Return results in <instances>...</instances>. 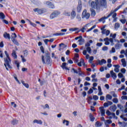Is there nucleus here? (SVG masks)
I'll return each mask as SVG.
<instances>
[{"label": "nucleus", "mask_w": 127, "mask_h": 127, "mask_svg": "<svg viewBox=\"0 0 127 127\" xmlns=\"http://www.w3.org/2000/svg\"><path fill=\"white\" fill-rule=\"evenodd\" d=\"M111 108L112 112H116V110H117V106L116 105H113Z\"/></svg>", "instance_id": "35"}, {"label": "nucleus", "mask_w": 127, "mask_h": 127, "mask_svg": "<svg viewBox=\"0 0 127 127\" xmlns=\"http://www.w3.org/2000/svg\"><path fill=\"white\" fill-rule=\"evenodd\" d=\"M3 36L4 38H5L6 39H10V35H9V34H8L7 33H4L3 34Z\"/></svg>", "instance_id": "26"}, {"label": "nucleus", "mask_w": 127, "mask_h": 127, "mask_svg": "<svg viewBox=\"0 0 127 127\" xmlns=\"http://www.w3.org/2000/svg\"><path fill=\"white\" fill-rule=\"evenodd\" d=\"M33 124H37L38 125H42L43 122L41 120H37L36 119L33 121Z\"/></svg>", "instance_id": "20"}, {"label": "nucleus", "mask_w": 127, "mask_h": 127, "mask_svg": "<svg viewBox=\"0 0 127 127\" xmlns=\"http://www.w3.org/2000/svg\"><path fill=\"white\" fill-rule=\"evenodd\" d=\"M70 123V122L68 120H64L63 121V124L64 126H66V127H68L69 126V124Z\"/></svg>", "instance_id": "21"}, {"label": "nucleus", "mask_w": 127, "mask_h": 127, "mask_svg": "<svg viewBox=\"0 0 127 127\" xmlns=\"http://www.w3.org/2000/svg\"><path fill=\"white\" fill-rule=\"evenodd\" d=\"M91 100H93V98H92V97H91V96H88V99H87V101H88V102L89 104H90V101Z\"/></svg>", "instance_id": "55"}, {"label": "nucleus", "mask_w": 127, "mask_h": 127, "mask_svg": "<svg viewBox=\"0 0 127 127\" xmlns=\"http://www.w3.org/2000/svg\"><path fill=\"white\" fill-rule=\"evenodd\" d=\"M104 41L105 42L104 44L105 45H110V43H111V45L113 46L114 45V39L113 38H106L104 39Z\"/></svg>", "instance_id": "6"}, {"label": "nucleus", "mask_w": 127, "mask_h": 127, "mask_svg": "<svg viewBox=\"0 0 127 127\" xmlns=\"http://www.w3.org/2000/svg\"><path fill=\"white\" fill-rule=\"evenodd\" d=\"M78 65L79 66V67L82 66V65H83L84 67H86V64H85L84 59H81L80 62L78 63Z\"/></svg>", "instance_id": "13"}, {"label": "nucleus", "mask_w": 127, "mask_h": 127, "mask_svg": "<svg viewBox=\"0 0 127 127\" xmlns=\"http://www.w3.org/2000/svg\"><path fill=\"white\" fill-rule=\"evenodd\" d=\"M79 28H72L69 29V31H76V30H78Z\"/></svg>", "instance_id": "43"}, {"label": "nucleus", "mask_w": 127, "mask_h": 127, "mask_svg": "<svg viewBox=\"0 0 127 127\" xmlns=\"http://www.w3.org/2000/svg\"><path fill=\"white\" fill-rule=\"evenodd\" d=\"M99 111L101 113V116L102 117H104L105 114V109H104V107H100L99 108Z\"/></svg>", "instance_id": "14"}, {"label": "nucleus", "mask_w": 127, "mask_h": 127, "mask_svg": "<svg viewBox=\"0 0 127 127\" xmlns=\"http://www.w3.org/2000/svg\"><path fill=\"white\" fill-rule=\"evenodd\" d=\"M90 23L85 24L84 26H83V27L81 29H80L79 31H81L82 33H84V32H85V31L86 30L88 27H90Z\"/></svg>", "instance_id": "11"}, {"label": "nucleus", "mask_w": 127, "mask_h": 127, "mask_svg": "<svg viewBox=\"0 0 127 127\" xmlns=\"http://www.w3.org/2000/svg\"><path fill=\"white\" fill-rule=\"evenodd\" d=\"M112 98H113V97L111 95H110V94H107L106 95V100H112Z\"/></svg>", "instance_id": "32"}, {"label": "nucleus", "mask_w": 127, "mask_h": 127, "mask_svg": "<svg viewBox=\"0 0 127 127\" xmlns=\"http://www.w3.org/2000/svg\"><path fill=\"white\" fill-rule=\"evenodd\" d=\"M11 106H12L13 107V108L16 107V105L15 104V103L14 102H11Z\"/></svg>", "instance_id": "63"}, {"label": "nucleus", "mask_w": 127, "mask_h": 127, "mask_svg": "<svg viewBox=\"0 0 127 127\" xmlns=\"http://www.w3.org/2000/svg\"><path fill=\"white\" fill-rule=\"evenodd\" d=\"M102 34H105L106 36H109L110 35V33H111V31L109 30H106L104 28L101 29Z\"/></svg>", "instance_id": "12"}, {"label": "nucleus", "mask_w": 127, "mask_h": 127, "mask_svg": "<svg viewBox=\"0 0 127 127\" xmlns=\"http://www.w3.org/2000/svg\"><path fill=\"white\" fill-rule=\"evenodd\" d=\"M59 15H60V11L55 10L51 14L50 18V19H54V18H56Z\"/></svg>", "instance_id": "7"}, {"label": "nucleus", "mask_w": 127, "mask_h": 127, "mask_svg": "<svg viewBox=\"0 0 127 127\" xmlns=\"http://www.w3.org/2000/svg\"><path fill=\"white\" fill-rule=\"evenodd\" d=\"M116 52V49L115 48L113 47L112 48V50L110 51V53H115Z\"/></svg>", "instance_id": "49"}, {"label": "nucleus", "mask_w": 127, "mask_h": 127, "mask_svg": "<svg viewBox=\"0 0 127 127\" xmlns=\"http://www.w3.org/2000/svg\"><path fill=\"white\" fill-rule=\"evenodd\" d=\"M15 64L16 65L18 69H19V62L18 61H15Z\"/></svg>", "instance_id": "42"}, {"label": "nucleus", "mask_w": 127, "mask_h": 127, "mask_svg": "<svg viewBox=\"0 0 127 127\" xmlns=\"http://www.w3.org/2000/svg\"><path fill=\"white\" fill-rule=\"evenodd\" d=\"M18 123V121L16 120H13L11 122V125H13V126H14L15 125H17V124Z\"/></svg>", "instance_id": "33"}, {"label": "nucleus", "mask_w": 127, "mask_h": 127, "mask_svg": "<svg viewBox=\"0 0 127 127\" xmlns=\"http://www.w3.org/2000/svg\"><path fill=\"white\" fill-rule=\"evenodd\" d=\"M93 92V89L92 88H90L88 92V94H92Z\"/></svg>", "instance_id": "62"}, {"label": "nucleus", "mask_w": 127, "mask_h": 127, "mask_svg": "<svg viewBox=\"0 0 127 127\" xmlns=\"http://www.w3.org/2000/svg\"><path fill=\"white\" fill-rule=\"evenodd\" d=\"M96 28V25H93L91 28L90 29H88L87 31H86V32H90V31H91V30H93V29Z\"/></svg>", "instance_id": "37"}, {"label": "nucleus", "mask_w": 127, "mask_h": 127, "mask_svg": "<svg viewBox=\"0 0 127 127\" xmlns=\"http://www.w3.org/2000/svg\"><path fill=\"white\" fill-rule=\"evenodd\" d=\"M113 102L115 104H118V103H119V100L117 98H114L113 99Z\"/></svg>", "instance_id": "48"}, {"label": "nucleus", "mask_w": 127, "mask_h": 127, "mask_svg": "<svg viewBox=\"0 0 127 127\" xmlns=\"http://www.w3.org/2000/svg\"><path fill=\"white\" fill-rule=\"evenodd\" d=\"M12 35H14V36H11V40L12 41H13V40H15V38H16V37H17V36H16V34H15V33H14L13 34H12Z\"/></svg>", "instance_id": "30"}, {"label": "nucleus", "mask_w": 127, "mask_h": 127, "mask_svg": "<svg viewBox=\"0 0 127 127\" xmlns=\"http://www.w3.org/2000/svg\"><path fill=\"white\" fill-rule=\"evenodd\" d=\"M119 27H120V23H116L115 24V29H118V28H119Z\"/></svg>", "instance_id": "46"}, {"label": "nucleus", "mask_w": 127, "mask_h": 127, "mask_svg": "<svg viewBox=\"0 0 127 127\" xmlns=\"http://www.w3.org/2000/svg\"><path fill=\"white\" fill-rule=\"evenodd\" d=\"M118 77L119 78H123V77H124V75L122 73H119L118 74Z\"/></svg>", "instance_id": "61"}, {"label": "nucleus", "mask_w": 127, "mask_h": 127, "mask_svg": "<svg viewBox=\"0 0 127 127\" xmlns=\"http://www.w3.org/2000/svg\"><path fill=\"white\" fill-rule=\"evenodd\" d=\"M120 21H121V22H122V23H123V24H125V23H126V22H127V20H126V19H121Z\"/></svg>", "instance_id": "59"}, {"label": "nucleus", "mask_w": 127, "mask_h": 127, "mask_svg": "<svg viewBox=\"0 0 127 127\" xmlns=\"http://www.w3.org/2000/svg\"><path fill=\"white\" fill-rule=\"evenodd\" d=\"M21 58L22 59V62H23V63H24V62H26V59H25V58H24V57H23L22 55L21 56Z\"/></svg>", "instance_id": "45"}, {"label": "nucleus", "mask_w": 127, "mask_h": 127, "mask_svg": "<svg viewBox=\"0 0 127 127\" xmlns=\"http://www.w3.org/2000/svg\"><path fill=\"white\" fill-rule=\"evenodd\" d=\"M5 55L6 57V58L4 59V65L7 71H8V69H11V65H10V64L11 63V60H10V58H9V55L7 53L6 51H4Z\"/></svg>", "instance_id": "2"}, {"label": "nucleus", "mask_w": 127, "mask_h": 127, "mask_svg": "<svg viewBox=\"0 0 127 127\" xmlns=\"http://www.w3.org/2000/svg\"><path fill=\"white\" fill-rule=\"evenodd\" d=\"M102 125L103 124H102V123L99 122H97L95 123V127H102Z\"/></svg>", "instance_id": "29"}, {"label": "nucleus", "mask_w": 127, "mask_h": 127, "mask_svg": "<svg viewBox=\"0 0 127 127\" xmlns=\"http://www.w3.org/2000/svg\"><path fill=\"white\" fill-rule=\"evenodd\" d=\"M120 118L121 119H122V120H123L124 121H125V122H127V118H125V117L124 116V115H121Z\"/></svg>", "instance_id": "47"}, {"label": "nucleus", "mask_w": 127, "mask_h": 127, "mask_svg": "<svg viewBox=\"0 0 127 127\" xmlns=\"http://www.w3.org/2000/svg\"><path fill=\"white\" fill-rule=\"evenodd\" d=\"M94 60V57H90L89 58V63H92V62Z\"/></svg>", "instance_id": "53"}, {"label": "nucleus", "mask_w": 127, "mask_h": 127, "mask_svg": "<svg viewBox=\"0 0 127 127\" xmlns=\"http://www.w3.org/2000/svg\"><path fill=\"white\" fill-rule=\"evenodd\" d=\"M90 11L91 12V16H95V15H96V11H95V10L91 8Z\"/></svg>", "instance_id": "28"}, {"label": "nucleus", "mask_w": 127, "mask_h": 127, "mask_svg": "<svg viewBox=\"0 0 127 127\" xmlns=\"http://www.w3.org/2000/svg\"><path fill=\"white\" fill-rule=\"evenodd\" d=\"M117 36V34H111L110 35V37H112V38H116V37Z\"/></svg>", "instance_id": "51"}, {"label": "nucleus", "mask_w": 127, "mask_h": 127, "mask_svg": "<svg viewBox=\"0 0 127 127\" xmlns=\"http://www.w3.org/2000/svg\"><path fill=\"white\" fill-rule=\"evenodd\" d=\"M122 73H123V74H125L126 73V69L125 68H122L121 70Z\"/></svg>", "instance_id": "64"}, {"label": "nucleus", "mask_w": 127, "mask_h": 127, "mask_svg": "<svg viewBox=\"0 0 127 127\" xmlns=\"http://www.w3.org/2000/svg\"><path fill=\"white\" fill-rule=\"evenodd\" d=\"M89 118L91 122H94V121H95V118H94V116H93V115H92V114H90L89 115Z\"/></svg>", "instance_id": "36"}, {"label": "nucleus", "mask_w": 127, "mask_h": 127, "mask_svg": "<svg viewBox=\"0 0 127 127\" xmlns=\"http://www.w3.org/2000/svg\"><path fill=\"white\" fill-rule=\"evenodd\" d=\"M81 68H78V71H77V70H75L74 68H72L71 71L72 72L75 73V74H80L81 70Z\"/></svg>", "instance_id": "22"}, {"label": "nucleus", "mask_w": 127, "mask_h": 127, "mask_svg": "<svg viewBox=\"0 0 127 127\" xmlns=\"http://www.w3.org/2000/svg\"><path fill=\"white\" fill-rule=\"evenodd\" d=\"M76 18L77 19L78 21H81V20L82 19L80 15H77Z\"/></svg>", "instance_id": "50"}, {"label": "nucleus", "mask_w": 127, "mask_h": 127, "mask_svg": "<svg viewBox=\"0 0 127 127\" xmlns=\"http://www.w3.org/2000/svg\"><path fill=\"white\" fill-rule=\"evenodd\" d=\"M81 10H82V4L81 3V1H80L77 6V12H81Z\"/></svg>", "instance_id": "17"}, {"label": "nucleus", "mask_w": 127, "mask_h": 127, "mask_svg": "<svg viewBox=\"0 0 127 127\" xmlns=\"http://www.w3.org/2000/svg\"><path fill=\"white\" fill-rule=\"evenodd\" d=\"M5 17V16L4 15V14L2 12L0 13V19H4Z\"/></svg>", "instance_id": "34"}, {"label": "nucleus", "mask_w": 127, "mask_h": 127, "mask_svg": "<svg viewBox=\"0 0 127 127\" xmlns=\"http://www.w3.org/2000/svg\"><path fill=\"white\" fill-rule=\"evenodd\" d=\"M42 61L43 64H47L49 65L51 64V61H50V57H49V53H46V57L44 56H42Z\"/></svg>", "instance_id": "5"}, {"label": "nucleus", "mask_w": 127, "mask_h": 127, "mask_svg": "<svg viewBox=\"0 0 127 127\" xmlns=\"http://www.w3.org/2000/svg\"><path fill=\"white\" fill-rule=\"evenodd\" d=\"M121 7H122V5L119 6V7H118L117 8H116L115 10H112L110 13V14H109L108 16L107 17H110V16H112L113 18H114L113 21L116 22L117 21V19H118V18H117V13H116V11H118V10H119V9H120V8H121Z\"/></svg>", "instance_id": "3"}, {"label": "nucleus", "mask_w": 127, "mask_h": 127, "mask_svg": "<svg viewBox=\"0 0 127 127\" xmlns=\"http://www.w3.org/2000/svg\"><path fill=\"white\" fill-rule=\"evenodd\" d=\"M30 24L32 25V26H33V27H35L36 26V24L34 23L31 22V21H29Z\"/></svg>", "instance_id": "58"}, {"label": "nucleus", "mask_w": 127, "mask_h": 127, "mask_svg": "<svg viewBox=\"0 0 127 127\" xmlns=\"http://www.w3.org/2000/svg\"><path fill=\"white\" fill-rule=\"evenodd\" d=\"M24 56H27V55H28V51L27 50L24 51Z\"/></svg>", "instance_id": "60"}, {"label": "nucleus", "mask_w": 127, "mask_h": 127, "mask_svg": "<svg viewBox=\"0 0 127 127\" xmlns=\"http://www.w3.org/2000/svg\"><path fill=\"white\" fill-rule=\"evenodd\" d=\"M88 4L92 8L100 9L101 6H106L107 5V1L106 0H95V2L90 0L88 1Z\"/></svg>", "instance_id": "1"}, {"label": "nucleus", "mask_w": 127, "mask_h": 127, "mask_svg": "<svg viewBox=\"0 0 127 127\" xmlns=\"http://www.w3.org/2000/svg\"><path fill=\"white\" fill-rule=\"evenodd\" d=\"M122 34L125 39H127V33H126V32H123Z\"/></svg>", "instance_id": "44"}, {"label": "nucleus", "mask_w": 127, "mask_h": 127, "mask_svg": "<svg viewBox=\"0 0 127 127\" xmlns=\"http://www.w3.org/2000/svg\"><path fill=\"white\" fill-rule=\"evenodd\" d=\"M108 49V48L107 46H104L102 48V50L103 51H107Z\"/></svg>", "instance_id": "54"}, {"label": "nucleus", "mask_w": 127, "mask_h": 127, "mask_svg": "<svg viewBox=\"0 0 127 127\" xmlns=\"http://www.w3.org/2000/svg\"><path fill=\"white\" fill-rule=\"evenodd\" d=\"M83 54L85 56L86 59H89L90 58V55L87 54V51L84 50L83 51Z\"/></svg>", "instance_id": "25"}, {"label": "nucleus", "mask_w": 127, "mask_h": 127, "mask_svg": "<svg viewBox=\"0 0 127 127\" xmlns=\"http://www.w3.org/2000/svg\"><path fill=\"white\" fill-rule=\"evenodd\" d=\"M52 58L54 59H56V58H57L54 53H52Z\"/></svg>", "instance_id": "56"}, {"label": "nucleus", "mask_w": 127, "mask_h": 127, "mask_svg": "<svg viewBox=\"0 0 127 127\" xmlns=\"http://www.w3.org/2000/svg\"><path fill=\"white\" fill-rule=\"evenodd\" d=\"M33 10L35 12H38L39 14H42V13H45L46 12V10L45 9H39L38 8L33 9Z\"/></svg>", "instance_id": "10"}, {"label": "nucleus", "mask_w": 127, "mask_h": 127, "mask_svg": "<svg viewBox=\"0 0 127 127\" xmlns=\"http://www.w3.org/2000/svg\"><path fill=\"white\" fill-rule=\"evenodd\" d=\"M90 18V13L87 12V10L84 9L82 14V18H85L88 19Z\"/></svg>", "instance_id": "9"}, {"label": "nucleus", "mask_w": 127, "mask_h": 127, "mask_svg": "<svg viewBox=\"0 0 127 127\" xmlns=\"http://www.w3.org/2000/svg\"><path fill=\"white\" fill-rule=\"evenodd\" d=\"M110 74L111 75V77H112V78L114 79V80H116V79H117V74L115 72H114V70H111L110 71Z\"/></svg>", "instance_id": "18"}, {"label": "nucleus", "mask_w": 127, "mask_h": 127, "mask_svg": "<svg viewBox=\"0 0 127 127\" xmlns=\"http://www.w3.org/2000/svg\"><path fill=\"white\" fill-rule=\"evenodd\" d=\"M64 14L66 16H70V19H74L76 17V11L74 9H73L71 12L68 10H66L64 12Z\"/></svg>", "instance_id": "4"}, {"label": "nucleus", "mask_w": 127, "mask_h": 127, "mask_svg": "<svg viewBox=\"0 0 127 127\" xmlns=\"http://www.w3.org/2000/svg\"><path fill=\"white\" fill-rule=\"evenodd\" d=\"M49 41V40L47 39L44 40V42H45L46 45H48Z\"/></svg>", "instance_id": "57"}, {"label": "nucleus", "mask_w": 127, "mask_h": 127, "mask_svg": "<svg viewBox=\"0 0 127 127\" xmlns=\"http://www.w3.org/2000/svg\"><path fill=\"white\" fill-rule=\"evenodd\" d=\"M112 122L111 120H107L105 121L104 124L105 125V126L106 127H110V125L111 124H112Z\"/></svg>", "instance_id": "16"}, {"label": "nucleus", "mask_w": 127, "mask_h": 127, "mask_svg": "<svg viewBox=\"0 0 127 127\" xmlns=\"http://www.w3.org/2000/svg\"><path fill=\"white\" fill-rule=\"evenodd\" d=\"M121 62L123 67H127V62H126V59H123L121 60Z\"/></svg>", "instance_id": "27"}, {"label": "nucleus", "mask_w": 127, "mask_h": 127, "mask_svg": "<svg viewBox=\"0 0 127 127\" xmlns=\"http://www.w3.org/2000/svg\"><path fill=\"white\" fill-rule=\"evenodd\" d=\"M44 3L45 5H47L48 7L49 8H51L52 9H54V8H55L54 4L52 3V2L50 1H45Z\"/></svg>", "instance_id": "8"}, {"label": "nucleus", "mask_w": 127, "mask_h": 127, "mask_svg": "<svg viewBox=\"0 0 127 127\" xmlns=\"http://www.w3.org/2000/svg\"><path fill=\"white\" fill-rule=\"evenodd\" d=\"M85 42V40L83 38H80L78 40V42L79 43V45H83L84 44V42Z\"/></svg>", "instance_id": "24"}, {"label": "nucleus", "mask_w": 127, "mask_h": 127, "mask_svg": "<svg viewBox=\"0 0 127 127\" xmlns=\"http://www.w3.org/2000/svg\"><path fill=\"white\" fill-rule=\"evenodd\" d=\"M22 84H23V86H24V87H25L27 89L29 88V85H28V84L27 83H24V81H22Z\"/></svg>", "instance_id": "39"}, {"label": "nucleus", "mask_w": 127, "mask_h": 127, "mask_svg": "<svg viewBox=\"0 0 127 127\" xmlns=\"http://www.w3.org/2000/svg\"><path fill=\"white\" fill-rule=\"evenodd\" d=\"M108 18H109V17H108V16H104V17H103L101 18H100L99 20V21H104V20H105V19H108Z\"/></svg>", "instance_id": "38"}, {"label": "nucleus", "mask_w": 127, "mask_h": 127, "mask_svg": "<svg viewBox=\"0 0 127 127\" xmlns=\"http://www.w3.org/2000/svg\"><path fill=\"white\" fill-rule=\"evenodd\" d=\"M11 56L14 59H17V55H16L15 51L13 50L12 51Z\"/></svg>", "instance_id": "19"}, {"label": "nucleus", "mask_w": 127, "mask_h": 127, "mask_svg": "<svg viewBox=\"0 0 127 127\" xmlns=\"http://www.w3.org/2000/svg\"><path fill=\"white\" fill-rule=\"evenodd\" d=\"M12 42L15 44V45H17V46H18L19 45V43H18V42L17 41V40H13V41H12Z\"/></svg>", "instance_id": "41"}, {"label": "nucleus", "mask_w": 127, "mask_h": 127, "mask_svg": "<svg viewBox=\"0 0 127 127\" xmlns=\"http://www.w3.org/2000/svg\"><path fill=\"white\" fill-rule=\"evenodd\" d=\"M66 65H67V64H66V63H63L62 67L63 68V69H65V70H67V71H69V70H70V69H69V68L67 67V66H66Z\"/></svg>", "instance_id": "23"}, {"label": "nucleus", "mask_w": 127, "mask_h": 127, "mask_svg": "<svg viewBox=\"0 0 127 127\" xmlns=\"http://www.w3.org/2000/svg\"><path fill=\"white\" fill-rule=\"evenodd\" d=\"M93 100H94L95 101H97V100H99V97H98V96L97 95H94L93 96Z\"/></svg>", "instance_id": "52"}, {"label": "nucleus", "mask_w": 127, "mask_h": 127, "mask_svg": "<svg viewBox=\"0 0 127 127\" xmlns=\"http://www.w3.org/2000/svg\"><path fill=\"white\" fill-rule=\"evenodd\" d=\"M97 63H98L99 65H103V64H106V63H107V61L105 59H102L101 60H98Z\"/></svg>", "instance_id": "15"}, {"label": "nucleus", "mask_w": 127, "mask_h": 127, "mask_svg": "<svg viewBox=\"0 0 127 127\" xmlns=\"http://www.w3.org/2000/svg\"><path fill=\"white\" fill-rule=\"evenodd\" d=\"M55 35L56 36H63V35H65V33H57L55 34Z\"/></svg>", "instance_id": "31"}, {"label": "nucleus", "mask_w": 127, "mask_h": 127, "mask_svg": "<svg viewBox=\"0 0 127 127\" xmlns=\"http://www.w3.org/2000/svg\"><path fill=\"white\" fill-rule=\"evenodd\" d=\"M87 52L89 53V54H91V53H92V50L91 49V48L89 47H88L86 48V52Z\"/></svg>", "instance_id": "40"}]
</instances>
